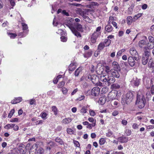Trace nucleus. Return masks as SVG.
Returning a JSON list of instances; mask_svg holds the SVG:
<instances>
[{
	"label": "nucleus",
	"mask_w": 154,
	"mask_h": 154,
	"mask_svg": "<svg viewBox=\"0 0 154 154\" xmlns=\"http://www.w3.org/2000/svg\"><path fill=\"white\" fill-rule=\"evenodd\" d=\"M69 27L71 29L73 34L78 38H81L82 35L81 34L78 32H83L84 29L82 26L78 23H75L74 26L70 25Z\"/></svg>",
	"instance_id": "nucleus-1"
},
{
	"label": "nucleus",
	"mask_w": 154,
	"mask_h": 154,
	"mask_svg": "<svg viewBox=\"0 0 154 154\" xmlns=\"http://www.w3.org/2000/svg\"><path fill=\"white\" fill-rule=\"evenodd\" d=\"M38 145L35 144L33 145L31 147L29 151V154H35L37 151V154H43L44 152V150L42 147L39 148L37 150Z\"/></svg>",
	"instance_id": "nucleus-2"
},
{
	"label": "nucleus",
	"mask_w": 154,
	"mask_h": 154,
	"mask_svg": "<svg viewBox=\"0 0 154 154\" xmlns=\"http://www.w3.org/2000/svg\"><path fill=\"white\" fill-rule=\"evenodd\" d=\"M100 92V88L98 87H95L93 88L91 90H89L85 92V93L87 96H97L99 94Z\"/></svg>",
	"instance_id": "nucleus-3"
},
{
	"label": "nucleus",
	"mask_w": 154,
	"mask_h": 154,
	"mask_svg": "<svg viewBox=\"0 0 154 154\" xmlns=\"http://www.w3.org/2000/svg\"><path fill=\"white\" fill-rule=\"evenodd\" d=\"M133 99V94L131 91H129L123 97L122 99L124 102L127 104L130 103L132 102Z\"/></svg>",
	"instance_id": "nucleus-4"
},
{
	"label": "nucleus",
	"mask_w": 154,
	"mask_h": 154,
	"mask_svg": "<svg viewBox=\"0 0 154 154\" xmlns=\"http://www.w3.org/2000/svg\"><path fill=\"white\" fill-rule=\"evenodd\" d=\"M146 103V100L144 96H142L141 98L137 97L136 103L138 108L140 109L143 108L144 106Z\"/></svg>",
	"instance_id": "nucleus-5"
},
{
	"label": "nucleus",
	"mask_w": 154,
	"mask_h": 154,
	"mask_svg": "<svg viewBox=\"0 0 154 154\" xmlns=\"http://www.w3.org/2000/svg\"><path fill=\"white\" fill-rule=\"evenodd\" d=\"M129 53L131 56L134 57L135 60L138 61L139 60L138 54L134 47L131 48L129 50Z\"/></svg>",
	"instance_id": "nucleus-6"
},
{
	"label": "nucleus",
	"mask_w": 154,
	"mask_h": 154,
	"mask_svg": "<svg viewBox=\"0 0 154 154\" xmlns=\"http://www.w3.org/2000/svg\"><path fill=\"white\" fill-rule=\"evenodd\" d=\"M118 94L117 91L115 90H112L109 92L108 95V97L109 100H112L116 99L117 98Z\"/></svg>",
	"instance_id": "nucleus-7"
},
{
	"label": "nucleus",
	"mask_w": 154,
	"mask_h": 154,
	"mask_svg": "<svg viewBox=\"0 0 154 154\" xmlns=\"http://www.w3.org/2000/svg\"><path fill=\"white\" fill-rule=\"evenodd\" d=\"M120 71V69H111L110 76L114 77L119 78L120 76L119 72Z\"/></svg>",
	"instance_id": "nucleus-8"
},
{
	"label": "nucleus",
	"mask_w": 154,
	"mask_h": 154,
	"mask_svg": "<svg viewBox=\"0 0 154 154\" xmlns=\"http://www.w3.org/2000/svg\"><path fill=\"white\" fill-rule=\"evenodd\" d=\"M101 34V32H94L91 36L90 41L92 43H95L96 42V40L98 37Z\"/></svg>",
	"instance_id": "nucleus-9"
},
{
	"label": "nucleus",
	"mask_w": 154,
	"mask_h": 154,
	"mask_svg": "<svg viewBox=\"0 0 154 154\" xmlns=\"http://www.w3.org/2000/svg\"><path fill=\"white\" fill-rule=\"evenodd\" d=\"M4 128L6 129L9 130L13 128L14 131H18L19 130V127L17 125H16L14 124H8L4 126Z\"/></svg>",
	"instance_id": "nucleus-10"
},
{
	"label": "nucleus",
	"mask_w": 154,
	"mask_h": 154,
	"mask_svg": "<svg viewBox=\"0 0 154 154\" xmlns=\"http://www.w3.org/2000/svg\"><path fill=\"white\" fill-rule=\"evenodd\" d=\"M18 149L20 154H24L26 152V146L23 144H20L18 148Z\"/></svg>",
	"instance_id": "nucleus-11"
},
{
	"label": "nucleus",
	"mask_w": 154,
	"mask_h": 154,
	"mask_svg": "<svg viewBox=\"0 0 154 154\" xmlns=\"http://www.w3.org/2000/svg\"><path fill=\"white\" fill-rule=\"evenodd\" d=\"M90 79L92 82L94 84H97L99 81V77L96 75H92L91 76Z\"/></svg>",
	"instance_id": "nucleus-12"
},
{
	"label": "nucleus",
	"mask_w": 154,
	"mask_h": 154,
	"mask_svg": "<svg viewBox=\"0 0 154 154\" xmlns=\"http://www.w3.org/2000/svg\"><path fill=\"white\" fill-rule=\"evenodd\" d=\"M135 59L132 56H129L128 58V62L129 64L131 66H134L135 64Z\"/></svg>",
	"instance_id": "nucleus-13"
},
{
	"label": "nucleus",
	"mask_w": 154,
	"mask_h": 154,
	"mask_svg": "<svg viewBox=\"0 0 154 154\" xmlns=\"http://www.w3.org/2000/svg\"><path fill=\"white\" fill-rule=\"evenodd\" d=\"M148 52H145V55L144 57H143L142 59V63L143 65H146L147 63L149 58H148Z\"/></svg>",
	"instance_id": "nucleus-14"
},
{
	"label": "nucleus",
	"mask_w": 154,
	"mask_h": 154,
	"mask_svg": "<svg viewBox=\"0 0 154 154\" xmlns=\"http://www.w3.org/2000/svg\"><path fill=\"white\" fill-rule=\"evenodd\" d=\"M109 76L105 73H102L100 76V81L103 82H107Z\"/></svg>",
	"instance_id": "nucleus-15"
},
{
	"label": "nucleus",
	"mask_w": 154,
	"mask_h": 154,
	"mask_svg": "<svg viewBox=\"0 0 154 154\" xmlns=\"http://www.w3.org/2000/svg\"><path fill=\"white\" fill-rule=\"evenodd\" d=\"M128 138L127 137H121L118 138V141L120 143H126L128 140Z\"/></svg>",
	"instance_id": "nucleus-16"
},
{
	"label": "nucleus",
	"mask_w": 154,
	"mask_h": 154,
	"mask_svg": "<svg viewBox=\"0 0 154 154\" xmlns=\"http://www.w3.org/2000/svg\"><path fill=\"white\" fill-rule=\"evenodd\" d=\"M90 11H91V10L90 9H87L86 11H84L81 9H80L79 10V12L80 15L82 16L83 17L87 15V12H88Z\"/></svg>",
	"instance_id": "nucleus-17"
},
{
	"label": "nucleus",
	"mask_w": 154,
	"mask_h": 154,
	"mask_svg": "<svg viewBox=\"0 0 154 154\" xmlns=\"http://www.w3.org/2000/svg\"><path fill=\"white\" fill-rule=\"evenodd\" d=\"M22 100V98L20 97H16L11 100V103L12 104H16L21 102Z\"/></svg>",
	"instance_id": "nucleus-18"
},
{
	"label": "nucleus",
	"mask_w": 154,
	"mask_h": 154,
	"mask_svg": "<svg viewBox=\"0 0 154 154\" xmlns=\"http://www.w3.org/2000/svg\"><path fill=\"white\" fill-rule=\"evenodd\" d=\"M140 79L136 78L133 79V81H132V82L134 86L136 87H138L140 84Z\"/></svg>",
	"instance_id": "nucleus-19"
},
{
	"label": "nucleus",
	"mask_w": 154,
	"mask_h": 154,
	"mask_svg": "<svg viewBox=\"0 0 154 154\" xmlns=\"http://www.w3.org/2000/svg\"><path fill=\"white\" fill-rule=\"evenodd\" d=\"M76 63H71L69 66L68 69L69 71H73L76 68Z\"/></svg>",
	"instance_id": "nucleus-20"
},
{
	"label": "nucleus",
	"mask_w": 154,
	"mask_h": 154,
	"mask_svg": "<svg viewBox=\"0 0 154 154\" xmlns=\"http://www.w3.org/2000/svg\"><path fill=\"white\" fill-rule=\"evenodd\" d=\"M106 98L105 96L100 97L98 101V103L101 105H103L106 102Z\"/></svg>",
	"instance_id": "nucleus-21"
},
{
	"label": "nucleus",
	"mask_w": 154,
	"mask_h": 154,
	"mask_svg": "<svg viewBox=\"0 0 154 154\" xmlns=\"http://www.w3.org/2000/svg\"><path fill=\"white\" fill-rule=\"evenodd\" d=\"M104 45L103 42H100L98 46L97 50L99 52H101L105 47Z\"/></svg>",
	"instance_id": "nucleus-22"
},
{
	"label": "nucleus",
	"mask_w": 154,
	"mask_h": 154,
	"mask_svg": "<svg viewBox=\"0 0 154 154\" xmlns=\"http://www.w3.org/2000/svg\"><path fill=\"white\" fill-rule=\"evenodd\" d=\"M92 54V51L91 50H89L84 54L83 56L85 58H88L91 56Z\"/></svg>",
	"instance_id": "nucleus-23"
},
{
	"label": "nucleus",
	"mask_w": 154,
	"mask_h": 154,
	"mask_svg": "<svg viewBox=\"0 0 154 154\" xmlns=\"http://www.w3.org/2000/svg\"><path fill=\"white\" fill-rule=\"evenodd\" d=\"M109 76V78L108 79H107V82L109 84L108 85H109L111 83H114L115 81V79L114 78V77H110L111 76H109Z\"/></svg>",
	"instance_id": "nucleus-24"
},
{
	"label": "nucleus",
	"mask_w": 154,
	"mask_h": 154,
	"mask_svg": "<svg viewBox=\"0 0 154 154\" xmlns=\"http://www.w3.org/2000/svg\"><path fill=\"white\" fill-rule=\"evenodd\" d=\"M56 142L58 143V144L62 145H64V142L63 140L59 137H57L55 139Z\"/></svg>",
	"instance_id": "nucleus-25"
},
{
	"label": "nucleus",
	"mask_w": 154,
	"mask_h": 154,
	"mask_svg": "<svg viewBox=\"0 0 154 154\" xmlns=\"http://www.w3.org/2000/svg\"><path fill=\"white\" fill-rule=\"evenodd\" d=\"M105 30L108 32H111L113 30L112 26L109 24H107L105 27Z\"/></svg>",
	"instance_id": "nucleus-26"
},
{
	"label": "nucleus",
	"mask_w": 154,
	"mask_h": 154,
	"mask_svg": "<svg viewBox=\"0 0 154 154\" xmlns=\"http://www.w3.org/2000/svg\"><path fill=\"white\" fill-rule=\"evenodd\" d=\"M148 67L149 68H153L154 67V61L152 58L150 59L149 60V61L148 63Z\"/></svg>",
	"instance_id": "nucleus-27"
},
{
	"label": "nucleus",
	"mask_w": 154,
	"mask_h": 154,
	"mask_svg": "<svg viewBox=\"0 0 154 154\" xmlns=\"http://www.w3.org/2000/svg\"><path fill=\"white\" fill-rule=\"evenodd\" d=\"M133 21V18L131 16H128L127 18L126 22L128 25H130Z\"/></svg>",
	"instance_id": "nucleus-28"
},
{
	"label": "nucleus",
	"mask_w": 154,
	"mask_h": 154,
	"mask_svg": "<svg viewBox=\"0 0 154 154\" xmlns=\"http://www.w3.org/2000/svg\"><path fill=\"white\" fill-rule=\"evenodd\" d=\"M82 68L80 67H79L75 70V77H78L80 73L82 72Z\"/></svg>",
	"instance_id": "nucleus-29"
},
{
	"label": "nucleus",
	"mask_w": 154,
	"mask_h": 154,
	"mask_svg": "<svg viewBox=\"0 0 154 154\" xmlns=\"http://www.w3.org/2000/svg\"><path fill=\"white\" fill-rule=\"evenodd\" d=\"M72 121L70 118H66L63 119L62 121V123L63 124H66L69 123Z\"/></svg>",
	"instance_id": "nucleus-30"
},
{
	"label": "nucleus",
	"mask_w": 154,
	"mask_h": 154,
	"mask_svg": "<svg viewBox=\"0 0 154 154\" xmlns=\"http://www.w3.org/2000/svg\"><path fill=\"white\" fill-rule=\"evenodd\" d=\"M112 65L113 67L114 68L113 69H120V67L118 63L116 61L113 62L112 63Z\"/></svg>",
	"instance_id": "nucleus-31"
},
{
	"label": "nucleus",
	"mask_w": 154,
	"mask_h": 154,
	"mask_svg": "<svg viewBox=\"0 0 154 154\" xmlns=\"http://www.w3.org/2000/svg\"><path fill=\"white\" fill-rule=\"evenodd\" d=\"M111 41L109 39H105L103 43L105 45V47L109 46L111 44Z\"/></svg>",
	"instance_id": "nucleus-32"
},
{
	"label": "nucleus",
	"mask_w": 154,
	"mask_h": 154,
	"mask_svg": "<svg viewBox=\"0 0 154 154\" xmlns=\"http://www.w3.org/2000/svg\"><path fill=\"white\" fill-rule=\"evenodd\" d=\"M62 77V75H59L57 76L56 78H54L53 80V82L55 84H57L58 82L60 80V79H61Z\"/></svg>",
	"instance_id": "nucleus-33"
},
{
	"label": "nucleus",
	"mask_w": 154,
	"mask_h": 154,
	"mask_svg": "<svg viewBox=\"0 0 154 154\" xmlns=\"http://www.w3.org/2000/svg\"><path fill=\"white\" fill-rule=\"evenodd\" d=\"M142 14L143 13H140L135 15L133 18V21L134 22L137 20L139 18L142 16Z\"/></svg>",
	"instance_id": "nucleus-34"
},
{
	"label": "nucleus",
	"mask_w": 154,
	"mask_h": 154,
	"mask_svg": "<svg viewBox=\"0 0 154 154\" xmlns=\"http://www.w3.org/2000/svg\"><path fill=\"white\" fill-rule=\"evenodd\" d=\"M106 142V138H101L100 139L99 141V143L100 146H102L104 145Z\"/></svg>",
	"instance_id": "nucleus-35"
},
{
	"label": "nucleus",
	"mask_w": 154,
	"mask_h": 154,
	"mask_svg": "<svg viewBox=\"0 0 154 154\" xmlns=\"http://www.w3.org/2000/svg\"><path fill=\"white\" fill-rule=\"evenodd\" d=\"M105 71L106 73V75L110 76L111 69L110 70V68L109 66H106L105 67Z\"/></svg>",
	"instance_id": "nucleus-36"
},
{
	"label": "nucleus",
	"mask_w": 154,
	"mask_h": 154,
	"mask_svg": "<svg viewBox=\"0 0 154 154\" xmlns=\"http://www.w3.org/2000/svg\"><path fill=\"white\" fill-rule=\"evenodd\" d=\"M146 41L144 40H142L139 41L138 43V45L140 47L142 48L144 45H146Z\"/></svg>",
	"instance_id": "nucleus-37"
},
{
	"label": "nucleus",
	"mask_w": 154,
	"mask_h": 154,
	"mask_svg": "<svg viewBox=\"0 0 154 154\" xmlns=\"http://www.w3.org/2000/svg\"><path fill=\"white\" fill-rule=\"evenodd\" d=\"M96 125V120L94 123L92 124H90L89 123L87 126V128H88L89 129H91L92 127H94Z\"/></svg>",
	"instance_id": "nucleus-38"
},
{
	"label": "nucleus",
	"mask_w": 154,
	"mask_h": 154,
	"mask_svg": "<svg viewBox=\"0 0 154 154\" xmlns=\"http://www.w3.org/2000/svg\"><path fill=\"white\" fill-rule=\"evenodd\" d=\"M52 111L54 112L55 115L56 116L57 114V109L55 106H53L51 107Z\"/></svg>",
	"instance_id": "nucleus-39"
},
{
	"label": "nucleus",
	"mask_w": 154,
	"mask_h": 154,
	"mask_svg": "<svg viewBox=\"0 0 154 154\" xmlns=\"http://www.w3.org/2000/svg\"><path fill=\"white\" fill-rule=\"evenodd\" d=\"M48 114L45 112H42L40 114V116L42 118L44 119H47V116Z\"/></svg>",
	"instance_id": "nucleus-40"
},
{
	"label": "nucleus",
	"mask_w": 154,
	"mask_h": 154,
	"mask_svg": "<svg viewBox=\"0 0 154 154\" xmlns=\"http://www.w3.org/2000/svg\"><path fill=\"white\" fill-rule=\"evenodd\" d=\"M147 48L151 49L154 47V43L149 42L147 44Z\"/></svg>",
	"instance_id": "nucleus-41"
},
{
	"label": "nucleus",
	"mask_w": 154,
	"mask_h": 154,
	"mask_svg": "<svg viewBox=\"0 0 154 154\" xmlns=\"http://www.w3.org/2000/svg\"><path fill=\"white\" fill-rule=\"evenodd\" d=\"M22 29L23 30H26L28 29V26L27 24L24 23H21Z\"/></svg>",
	"instance_id": "nucleus-42"
},
{
	"label": "nucleus",
	"mask_w": 154,
	"mask_h": 154,
	"mask_svg": "<svg viewBox=\"0 0 154 154\" xmlns=\"http://www.w3.org/2000/svg\"><path fill=\"white\" fill-rule=\"evenodd\" d=\"M8 34L11 38L13 39L15 38L17 36V35L16 33L9 32L8 33Z\"/></svg>",
	"instance_id": "nucleus-43"
},
{
	"label": "nucleus",
	"mask_w": 154,
	"mask_h": 154,
	"mask_svg": "<svg viewBox=\"0 0 154 154\" xmlns=\"http://www.w3.org/2000/svg\"><path fill=\"white\" fill-rule=\"evenodd\" d=\"M111 87L114 89H117L120 88V86L117 84H113L112 85Z\"/></svg>",
	"instance_id": "nucleus-44"
},
{
	"label": "nucleus",
	"mask_w": 154,
	"mask_h": 154,
	"mask_svg": "<svg viewBox=\"0 0 154 154\" xmlns=\"http://www.w3.org/2000/svg\"><path fill=\"white\" fill-rule=\"evenodd\" d=\"M113 133L110 130H109L107 133H106V136L108 137H111Z\"/></svg>",
	"instance_id": "nucleus-45"
},
{
	"label": "nucleus",
	"mask_w": 154,
	"mask_h": 154,
	"mask_svg": "<svg viewBox=\"0 0 154 154\" xmlns=\"http://www.w3.org/2000/svg\"><path fill=\"white\" fill-rule=\"evenodd\" d=\"M88 109L85 106L83 107L80 110V112L82 113H85L87 112Z\"/></svg>",
	"instance_id": "nucleus-46"
},
{
	"label": "nucleus",
	"mask_w": 154,
	"mask_h": 154,
	"mask_svg": "<svg viewBox=\"0 0 154 154\" xmlns=\"http://www.w3.org/2000/svg\"><path fill=\"white\" fill-rule=\"evenodd\" d=\"M83 20H84L85 21L87 22H88V23H91L92 21V20H91L88 16H87L86 15V16H85L83 17Z\"/></svg>",
	"instance_id": "nucleus-47"
},
{
	"label": "nucleus",
	"mask_w": 154,
	"mask_h": 154,
	"mask_svg": "<svg viewBox=\"0 0 154 154\" xmlns=\"http://www.w3.org/2000/svg\"><path fill=\"white\" fill-rule=\"evenodd\" d=\"M64 84L65 82L64 80H62L59 83L57 87L59 88H61L64 85Z\"/></svg>",
	"instance_id": "nucleus-48"
},
{
	"label": "nucleus",
	"mask_w": 154,
	"mask_h": 154,
	"mask_svg": "<svg viewBox=\"0 0 154 154\" xmlns=\"http://www.w3.org/2000/svg\"><path fill=\"white\" fill-rule=\"evenodd\" d=\"M15 109H12L10 112V113H9L8 115V117L9 118H11L13 114L15 112Z\"/></svg>",
	"instance_id": "nucleus-49"
},
{
	"label": "nucleus",
	"mask_w": 154,
	"mask_h": 154,
	"mask_svg": "<svg viewBox=\"0 0 154 154\" xmlns=\"http://www.w3.org/2000/svg\"><path fill=\"white\" fill-rule=\"evenodd\" d=\"M68 134L71 135L74 133V131L71 128H67L66 130Z\"/></svg>",
	"instance_id": "nucleus-50"
},
{
	"label": "nucleus",
	"mask_w": 154,
	"mask_h": 154,
	"mask_svg": "<svg viewBox=\"0 0 154 154\" xmlns=\"http://www.w3.org/2000/svg\"><path fill=\"white\" fill-rule=\"evenodd\" d=\"M125 133L127 136H129L131 134V131L130 130L126 129L125 130Z\"/></svg>",
	"instance_id": "nucleus-51"
},
{
	"label": "nucleus",
	"mask_w": 154,
	"mask_h": 154,
	"mask_svg": "<svg viewBox=\"0 0 154 154\" xmlns=\"http://www.w3.org/2000/svg\"><path fill=\"white\" fill-rule=\"evenodd\" d=\"M68 91V90L67 88H65V87H63L62 89V92L64 94H67V92Z\"/></svg>",
	"instance_id": "nucleus-52"
},
{
	"label": "nucleus",
	"mask_w": 154,
	"mask_h": 154,
	"mask_svg": "<svg viewBox=\"0 0 154 154\" xmlns=\"http://www.w3.org/2000/svg\"><path fill=\"white\" fill-rule=\"evenodd\" d=\"M61 41L63 42H65L67 40V38L65 36H62L60 37Z\"/></svg>",
	"instance_id": "nucleus-53"
},
{
	"label": "nucleus",
	"mask_w": 154,
	"mask_h": 154,
	"mask_svg": "<svg viewBox=\"0 0 154 154\" xmlns=\"http://www.w3.org/2000/svg\"><path fill=\"white\" fill-rule=\"evenodd\" d=\"M73 143H74L75 146H76V147L80 148V144L78 141L74 140L73 141Z\"/></svg>",
	"instance_id": "nucleus-54"
},
{
	"label": "nucleus",
	"mask_w": 154,
	"mask_h": 154,
	"mask_svg": "<svg viewBox=\"0 0 154 154\" xmlns=\"http://www.w3.org/2000/svg\"><path fill=\"white\" fill-rule=\"evenodd\" d=\"M108 91V88L106 87L103 88L102 89V91L104 94L106 93Z\"/></svg>",
	"instance_id": "nucleus-55"
},
{
	"label": "nucleus",
	"mask_w": 154,
	"mask_h": 154,
	"mask_svg": "<svg viewBox=\"0 0 154 154\" xmlns=\"http://www.w3.org/2000/svg\"><path fill=\"white\" fill-rule=\"evenodd\" d=\"M149 42L154 43V38L152 36H149L148 37Z\"/></svg>",
	"instance_id": "nucleus-56"
},
{
	"label": "nucleus",
	"mask_w": 154,
	"mask_h": 154,
	"mask_svg": "<svg viewBox=\"0 0 154 154\" xmlns=\"http://www.w3.org/2000/svg\"><path fill=\"white\" fill-rule=\"evenodd\" d=\"M18 119L17 118H14L11 119L10 122H18Z\"/></svg>",
	"instance_id": "nucleus-57"
},
{
	"label": "nucleus",
	"mask_w": 154,
	"mask_h": 154,
	"mask_svg": "<svg viewBox=\"0 0 154 154\" xmlns=\"http://www.w3.org/2000/svg\"><path fill=\"white\" fill-rule=\"evenodd\" d=\"M119 113V111L117 110H114L112 113V115L114 116L117 115Z\"/></svg>",
	"instance_id": "nucleus-58"
},
{
	"label": "nucleus",
	"mask_w": 154,
	"mask_h": 154,
	"mask_svg": "<svg viewBox=\"0 0 154 154\" xmlns=\"http://www.w3.org/2000/svg\"><path fill=\"white\" fill-rule=\"evenodd\" d=\"M10 2V3L11 5V6H14L15 5V3L14 0H8Z\"/></svg>",
	"instance_id": "nucleus-59"
},
{
	"label": "nucleus",
	"mask_w": 154,
	"mask_h": 154,
	"mask_svg": "<svg viewBox=\"0 0 154 154\" xmlns=\"http://www.w3.org/2000/svg\"><path fill=\"white\" fill-rule=\"evenodd\" d=\"M150 92L151 94L153 95L154 94V85H152L151 87Z\"/></svg>",
	"instance_id": "nucleus-60"
},
{
	"label": "nucleus",
	"mask_w": 154,
	"mask_h": 154,
	"mask_svg": "<svg viewBox=\"0 0 154 154\" xmlns=\"http://www.w3.org/2000/svg\"><path fill=\"white\" fill-rule=\"evenodd\" d=\"M90 114L91 116H94L95 115V112L93 110H90L89 111Z\"/></svg>",
	"instance_id": "nucleus-61"
},
{
	"label": "nucleus",
	"mask_w": 154,
	"mask_h": 154,
	"mask_svg": "<svg viewBox=\"0 0 154 154\" xmlns=\"http://www.w3.org/2000/svg\"><path fill=\"white\" fill-rule=\"evenodd\" d=\"M29 102V103L30 105L35 104V101L34 99L30 100Z\"/></svg>",
	"instance_id": "nucleus-62"
},
{
	"label": "nucleus",
	"mask_w": 154,
	"mask_h": 154,
	"mask_svg": "<svg viewBox=\"0 0 154 154\" xmlns=\"http://www.w3.org/2000/svg\"><path fill=\"white\" fill-rule=\"evenodd\" d=\"M128 123V122L127 120H122V124L124 125H127Z\"/></svg>",
	"instance_id": "nucleus-63"
},
{
	"label": "nucleus",
	"mask_w": 154,
	"mask_h": 154,
	"mask_svg": "<svg viewBox=\"0 0 154 154\" xmlns=\"http://www.w3.org/2000/svg\"><path fill=\"white\" fill-rule=\"evenodd\" d=\"M91 3L94 7V6H98L99 5V4L97 2H92Z\"/></svg>",
	"instance_id": "nucleus-64"
}]
</instances>
